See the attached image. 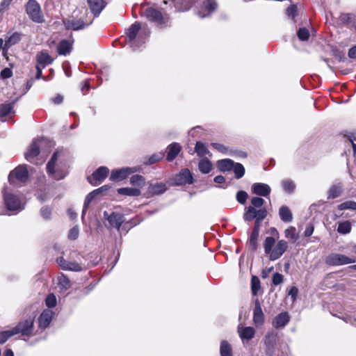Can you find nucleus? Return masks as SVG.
Listing matches in <instances>:
<instances>
[{
    "label": "nucleus",
    "mask_w": 356,
    "mask_h": 356,
    "mask_svg": "<svg viewBox=\"0 0 356 356\" xmlns=\"http://www.w3.org/2000/svg\"><path fill=\"white\" fill-rule=\"evenodd\" d=\"M264 252L268 256L270 261H275L280 258L288 248V243L284 240H280L275 244V239L273 236L265 238L264 243Z\"/></svg>",
    "instance_id": "obj_1"
},
{
    "label": "nucleus",
    "mask_w": 356,
    "mask_h": 356,
    "mask_svg": "<svg viewBox=\"0 0 356 356\" xmlns=\"http://www.w3.org/2000/svg\"><path fill=\"white\" fill-rule=\"evenodd\" d=\"M140 30V24L138 22L133 24L127 33L129 42L134 50L138 49L145 42V38L149 35V31Z\"/></svg>",
    "instance_id": "obj_2"
},
{
    "label": "nucleus",
    "mask_w": 356,
    "mask_h": 356,
    "mask_svg": "<svg viewBox=\"0 0 356 356\" xmlns=\"http://www.w3.org/2000/svg\"><path fill=\"white\" fill-rule=\"evenodd\" d=\"M64 155L63 151H56L52 155L50 161L47 164V172L52 176V177L56 180H60L63 179L66 175L67 172L63 170H60L59 168H56V163L57 160Z\"/></svg>",
    "instance_id": "obj_3"
},
{
    "label": "nucleus",
    "mask_w": 356,
    "mask_h": 356,
    "mask_svg": "<svg viewBox=\"0 0 356 356\" xmlns=\"http://www.w3.org/2000/svg\"><path fill=\"white\" fill-rule=\"evenodd\" d=\"M3 193L5 204L8 210L18 213L24 209L19 197L17 195L8 192L7 188H4Z\"/></svg>",
    "instance_id": "obj_4"
},
{
    "label": "nucleus",
    "mask_w": 356,
    "mask_h": 356,
    "mask_svg": "<svg viewBox=\"0 0 356 356\" xmlns=\"http://www.w3.org/2000/svg\"><path fill=\"white\" fill-rule=\"evenodd\" d=\"M142 15L160 27L164 26L168 21V17L166 15H163L160 10L152 7L145 8Z\"/></svg>",
    "instance_id": "obj_5"
},
{
    "label": "nucleus",
    "mask_w": 356,
    "mask_h": 356,
    "mask_svg": "<svg viewBox=\"0 0 356 356\" xmlns=\"http://www.w3.org/2000/svg\"><path fill=\"white\" fill-rule=\"evenodd\" d=\"M26 13L33 22L40 24L44 22L41 7L35 0H29L26 3Z\"/></svg>",
    "instance_id": "obj_6"
},
{
    "label": "nucleus",
    "mask_w": 356,
    "mask_h": 356,
    "mask_svg": "<svg viewBox=\"0 0 356 356\" xmlns=\"http://www.w3.org/2000/svg\"><path fill=\"white\" fill-rule=\"evenodd\" d=\"M29 178V172L26 165H19L12 170L8 175V181L12 185L25 183Z\"/></svg>",
    "instance_id": "obj_7"
},
{
    "label": "nucleus",
    "mask_w": 356,
    "mask_h": 356,
    "mask_svg": "<svg viewBox=\"0 0 356 356\" xmlns=\"http://www.w3.org/2000/svg\"><path fill=\"white\" fill-rule=\"evenodd\" d=\"M355 262V259L338 253H331L325 259V263L329 266H341Z\"/></svg>",
    "instance_id": "obj_8"
},
{
    "label": "nucleus",
    "mask_w": 356,
    "mask_h": 356,
    "mask_svg": "<svg viewBox=\"0 0 356 356\" xmlns=\"http://www.w3.org/2000/svg\"><path fill=\"white\" fill-rule=\"evenodd\" d=\"M63 22L66 29H72L74 31L83 29L86 26L92 23L91 19L84 20L83 16H81L79 19H64Z\"/></svg>",
    "instance_id": "obj_9"
},
{
    "label": "nucleus",
    "mask_w": 356,
    "mask_h": 356,
    "mask_svg": "<svg viewBox=\"0 0 356 356\" xmlns=\"http://www.w3.org/2000/svg\"><path fill=\"white\" fill-rule=\"evenodd\" d=\"M56 263L59 267L64 270L80 272L83 270L81 262L78 261H67L63 257H58L56 259Z\"/></svg>",
    "instance_id": "obj_10"
},
{
    "label": "nucleus",
    "mask_w": 356,
    "mask_h": 356,
    "mask_svg": "<svg viewBox=\"0 0 356 356\" xmlns=\"http://www.w3.org/2000/svg\"><path fill=\"white\" fill-rule=\"evenodd\" d=\"M13 330L15 334H21L23 336H29L33 330V318H29L19 322Z\"/></svg>",
    "instance_id": "obj_11"
},
{
    "label": "nucleus",
    "mask_w": 356,
    "mask_h": 356,
    "mask_svg": "<svg viewBox=\"0 0 356 356\" xmlns=\"http://www.w3.org/2000/svg\"><path fill=\"white\" fill-rule=\"evenodd\" d=\"M172 181L177 186L191 184L193 183V178L190 170L185 168L174 177Z\"/></svg>",
    "instance_id": "obj_12"
},
{
    "label": "nucleus",
    "mask_w": 356,
    "mask_h": 356,
    "mask_svg": "<svg viewBox=\"0 0 356 356\" xmlns=\"http://www.w3.org/2000/svg\"><path fill=\"white\" fill-rule=\"evenodd\" d=\"M138 168H122L111 172L110 179L115 181H120L126 179L129 175L136 172Z\"/></svg>",
    "instance_id": "obj_13"
},
{
    "label": "nucleus",
    "mask_w": 356,
    "mask_h": 356,
    "mask_svg": "<svg viewBox=\"0 0 356 356\" xmlns=\"http://www.w3.org/2000/svg\"><path fill=\"white\" fill-rule=\"evenodd\" d=\"M108 172V168L102 166L92 173V178L88 177V179L92 185L97 186L100 184L106 178Z\"/></svg>",
    "instance_id": "obj_14"
},
{
    "label": "nucleus",
    "mask_w": 356,
    "mask_h": 356,
    "mask_svg": "<svg viewBox=\"0 0 356 356\" xmlns=\"http://www.w3.org/2000/svg\"><path fill=\"white\" fill-rule=\"evenodd\" d=\"M216 8L217 3L215 0H205L202 3L201 8L198 10L197 15L201 18L208 17Z\"/></svg>",
    "instance_id": "obj_15"
},
{
    "label": "nucleus",
    "mask_w": 356,
    "mask_h": 356,
    "mask_svg": "<svg viewBox=\"0 0 356 356\" xmlns=\"http://www.w3.org/2000/svg\"><path fill=\"white\" fill-rule=\"evenodd\" d=\"M104 214L105 217L107 216L106 218L108 221L110 227L119 230L122 224L124 221V216L121 213L115 212H113L111 215L108 216L106 211H105Z\"/></svg>",
    "instance_id": "obj_16"
},
{
    "label": "nucleus",
    "mask_w": 356,
    "mask_h": 356,
    "mask_svg": "<svg viewBox=\"0 0 356 356\" xmlns=\"http://www.w3.org/2000/svg\"><path fill=\"white\" fill-rule=\"evenodd\" d=\"M253 321L257 327H261V325H263L264 322V314L258 299H256L254 301V308L253 311Z\"/></svg>",
    "instance_id": "obj_17"
},
{
    "label": "nucleus",
    "mask_w": 356,
    "mask_h": 356,
    "mask_svg": "<svg viewBox=\"0 0 356 356\" xmlns=\"http://www.w3.org/2000/svg\"><path fill=\"white\" fill-rule=\"evenodd\" d=\"M54 59L48 54L47 51H42L36 55L37 65L42 68L53 63Z\"/></svg>",
    "instance_id": "obj_18"
},
{
    "label": "nucleus",
    "mask_w": 356,
    "mask_h": 356,
    "mask_svg": "<svg viewBox=\"0 0 356 356\" xmlns=\"http://www.w3.org/2000/svg\"><path fill=\"white\" fill-rule=\"evenodd\" d=\"M252 191L256 195L266 197L270 193L271 189L266 184L254 183L252 186Z\"/></svg>",
    "instance_id": "obj_19"
},
{
    "label": "nucleus",
    "mask_w": 356,
    "mask_h": 356,
    "mask_svg": "<svg viewBox=\"0 0 356 356\" xmlns=\"http://www.w3.org/2000/svg\"><path fill=\"white\" fill-rule=\"evenodd\" d=\"M87 2L95 17L99 16L106 6L104 0H87Z\"/></svg>",
    "instance_id": "obj_20"
},
{
    "label": "nucleus",
    "mask_w": 356,
    "mask_h": 356,
    "mask_svg": "<svg viewBox=\"0 0 356 356\" xmlns=\"http://www.w3.org/2000/svg\"><path fill=\"white\" fill-rule=\"evenodd\" d=\"M170 1L174 4V6L178 11H186L190 9L193 4L192 0H163L165 4Z\"/></svg>",
    "instance_id": "obj_21"
},
{
    "label": "nucleus",
    "mask_w": 356,
    "mask_h": 356,
    "mask_svg": "<svg viewBox=\"0 0 356 356\" xmlns=\"http://www.w3.org/2000/svg\"><path fill=\"white\" fill-rule=\"evenodd\" d=\"M54 314V312L50 309L44 310L38 318L39 326L42 328L48 327L53 318Z\"/></svg>",
    "instance_id": "obj_22"
},
{
    "label": "nucleus",
    "mask_w": 356,
    "mask_h": 356,
    "mask_svg": "<svg viewBox=\"0 0 356 356\" xmlns=\"http://www.w3.org/2000/svg\"><path fill=\"white\" fill-rule=\"evenodd\" d=\"M238 332L243 341H248L254 338L255 334V330L252 327H242L238 325Z\"/></svg>",
    "instance_id": "obj_23"
},
{
    "label": "nucleus",
    "mask_w": 356,
    "mask_h": 356,
    "mask_svg": "<svg viewBox=\"0 0 356 356\" xmlns=\"http://www.w3.org/2000/svg\"><path fill=\"white\" fill-rule=\"evenodd\" d=\"M290 317L287 312L279 314L273 321V325L277 328H283L289 322Z\"/></svg>",
    "instance_id": "obj_24"
},
{
    "label": "nucleus",
    "mask_w": 356,
    "mask_h": 356,
    "mask_svg": "<svg viewBox=\"0 0 356 356\" xmlns=\"http://www.w3.org/2000/svg\"><path fill=\"white\" fill-rule=\"evenodd\" d=\"M167 186L163 182L151 183L148 187V193L151 195L163 194L167 190Z\"/></svg>",
    "instance_id": "obj_25"
},
{
    "label": "nucleus",
    "mask_w": 356,
    "mask_h": 356,
    "mask_svg": "<svg viewBox=\"0 0 356 356\" xmlns=\"http://www.w3.org/2000/svg\"><path fill=\"white\" fill-rule=\"evenodd\" d=\"M73 42L67 40H62L57 46V52L60 56L70 54L72 50Z\"/></svg>",
    "instance_id": "obj_26"
},
{
    "label": "nucleus",
    "mask_w": 356,
    "mask_h": 356,
    "mask_svg": "<svg viewBox=\"0 0 356 356\" xmlns=\"http://www.w3.org/2000/svg\"><path fill=\"white\" fill-rule=\"evenodd\" d=\"M15 104V102H13L10 103L1 104L0 105V119L3 122L6 121V120L4 119L5 117L14 113Z\"/></svg>",
    "instance_id": "obj_27"
},
{
    "label": "nucleus",
    "mask_w": 356,
    "mask_h": 356,
    "mask_svg": "<svg viewBox=\"0 0 356 356\" xmlns=\"http://www.w3.org/2000/svg\"><path fill=\"white\" fill-rule=\"evenodd\" d=\"M40 154V146L37 141H33L28 152L25 154L26 159L29 162H33V159Z\"/></svg>",
    "instance_id": "obj_28"
},
{
    "label": "nucleus",
    "mask_w": 356,
    "mask_h": 356,
    "mask_svg": "<svg viewBox=\"0 0 356 356\" xmlns=\"http://www.w3.org/2000/svg\"><path fill=\"white\" fill-rule=\"evenodd\" d=\"M181 146L179 143H173L168 147L167 160L173 161L181 151Z\"/></svg>",
    "instance_id": "obj_29"
},
{
    "label": "nucleus",
    "mask_w": 356,
    "mask_h": 356,
    "mask_svg": "<svg viewBox=\"0 0 356 356\" xmlns=\"http://www.w3.org/2000/svg\"><path fill=\"white\" fill-rule=\"evenodd\" d=\"M343 191V186L342 184L338 183L332 185L328 191V199H334L339 197Z\"/></svg>",
    "instance_id": "obj_30"
},
{
    "label": "nucleus",
    "mask_w": 356,
    "mask_h": 356,
    "mask_svg": "<svg viewBox=\"0 0 356 356\" xmlns=\"http://www.w3.org/2000/svg\"><path fill=\"white\" fill-rule=\"evenodd\" d=\"M234 162L229 159L219 160L217 162L218 168L222 172L229 171L234 167Z\"/></svg>",
    "instance_id": "obj_31"
},
{
    "label": "nucleus",
    "mask_w": 356,
    "mask_h": 356,
    "mask_svg": "<svg viewBox=\"0 0 356 356\" xmlns=\"http://www.w3.org/2000/svg\"><path fill=\"white\" fill-rule=\"evenodd\" d=\"M120 195L136 197L140 195V191L136 188H120L118 189Z\"/></svg>",
    "instance_id": "obj_32"
},
{
    "label": "nucleus",
    "mask_w": 356,
    "mask_h": 356,
    "mask_svg": "<svg viewBox=\"0 0 356 356\" xmlns=\"http://www.w3.org/2000/svg\"><path fill=\"white\" fill-rule=\"evenodd\" d=\"M58 286L62 291H66L71 286V282L69 278L64 274L58 276Z\"/></svg>",
    "instance_id": "obj_33"
},
{
    "label": "nucleus",
    "mask_w": 356,
    "mask_h": 356,
    "mask_svg": "<svg viewBox=\"0 0 356 356\" xmlns=\"http://www.w3.org/2000/svg\"><path fill=\"white\" fill-rule=\"evenodd\" d=\"M279 214L281 220L286 222H289L292 220V213L286 206H282L280 207Z\"/></svg>",
    "instance_id": "obj_34"
},
{
    "label": "nucleus",
    "mask_w": 356,
    "mask_h": 356,
    "mask_svg": "<svg viewBox=\"0 0 356 356\" xmlns=\"http://www.w3.org/2000/svg\"><path fill=\"white\" fill-rule=\"evenodd\" d=\"M259 235V234L252 232V233L248 238V245L249 249L252 252L256 251L258 248L257 241H258Z\"/></svg>",
    "instance_id": "obj_35"
},
{
    "label": "nucleus",
    "mask_w": 356,
    "mask_h": 356,
    "mask_svg": "<svg viewBox=\"0 0 356 356\" xmlns=\"http://www.w3.org/2000/svg\"><path fill=\"white\" fill-rule=\"evenodd\" d=\"M352 229V224L348 220H345L339 222V225L337 227L338 233L341 234H349Z\"/></svg>",
    "instance_id": "obj_36"
},
{
    "label": "nucleus",
    "mask_w": 356,
    "mask_h": 356,
    "mask_svg": "<svg viewBox=\"0 0 356 356\" xmlns=\"http://www.w3.org/2000/svg\"><path fill=\"white\" fill-rule=\"evenodd\" d=\"M99 190L100 189L94 190L93 191H92L91 193L88 194V195L86 196L85 201H84V204H83V211H82V218H83V216L88 209V207L90 204V203L91 202V201L92 200V199L97 195L99 194Z\"/></svg>",
    "instance_id": "obj_37"
},
{
    "label": "nucleus",
    "mask_w": 356,
    "mask_h": 356,
    "mask_svg": "<svg viewBox=\"0 0 356 356\" xmlns=\"http://www.w3.org/2000/svg\"><path fill=\"white\" fill-rule=\"evenodd\" d=\"M220 356H233L231 345L227 341H222L220 347Z\"/></svg>",
    "instance_id": "obj_38"
},
{
    "label": "nucleus",
    "mask_w": 356,
    "mask_h": 356,
    "mask_svg": "<svg viewBox=\"0 0 356 356\" xmlns=\"http://www.w3.org/2000/svg\"><path fill=\"white\" fill-rule=\"evenodd\" d=\"M21 40V34L19 33H13L10 36H9L5 42L6 48L9 49L14 44L18 43Z\"/></svg>",
    "instance_id": "obj_39"
},
{
    "label": "nucleus",
    "mask_w": 356,
    "mask_h": 356,
    "mask_svg": "<svg viewBox=\"0 0 356 356\" xmlns=\"http://www.w3.org/2000/svg\"><path fill=\"white\" fill-rule=\"evenodd\" d=\"M200 171L203 174H207L211 172L212 169V164L208 159H202L198 164Z\"/></svg>",
    "instance_id": "obj_40"
},
{
    "label": "nucleus",
    "mask_w": 356,
    "mask_h": 356,
    "mask_svg": "<svg viewBox=\"0 0 356 356\" xmlns=\"http://www.w3.org/2000/svg\"><path fill=\"white\" fill-rule=\"evenodd\" d=\"M195 151L200 157H204L209 154V151L206 145L200 141L196 143Z\"/></svg>",
    "instance_id": "obj_41"
},
{
    "label": "nucleus",
    "mask_w": 356,
    "mask_h": 356,
    "mask_svg": "<svg viewBox=\"0 0 356 356\" xmlns=\"http://www.w3.org/2000/svg\"><path fill=\"white\" fill-rule=\"evenodd\" d=\"M283 190L287 193H291L296 188V184L291 179H284L281 182Z\"/></svg>",
    "instance_id": "obj_42"
},
{
    "label": "nucleus",
    "mask_w": 356,
    "mask_h": 356,
    "mask_svg": "<svg viewBox=\"0 0 356 356\" xmlns=\"http://www.w3.org/2000/svg\"><path fill=\"white\" fill-rule=\"evenodd\" d=\"M286 238L291 239L293 242L298 239V234L296 233V229L294 227H289L284 231Z\"/></svg>",
    "instance_id": "obj_43"
},
{
    "label": "nucleus",
    "mask_w": 356,
    "mask_h": 356,
    "mask_svg": "<svg viewBox=\"0 0 356 356\" xmlns=\"http://www.w3.org/2000/svg\"><path fill=\"white\" fill-rule=\"evenodd\" d=\"M232 169L236 179H238L243 177L245 174V168L242 164L239 163H234Z\"/></svg>",
    "instance_id": "obj_44"
},
{
    "label": "nucleus",
    "mask_w": 356,
    "mask_h": 356,
    "mask_svg": "<svg viewBox=\"0 0 356 356\" xmlns=\"http://www.w3.org/2000/svg\"><path fill=\"white\" fill-rule=\"evenodd\" d=\"M255 209L251 206L247 207L243 215V219L245 221H251L253 219H255Z\"/></svg>",
    "instance_id": "obj_45"
},
{
    "label": "nucleus",
    "mask_w": 356,
    "mask_h": 356,
    "mask_svg": "<svg viewBox=\"0 0 356 356\" xmlns=\"http://www.w3.org/2000/svg\"><path fill=\"white\" fill-rule=\"evenodd\" d=\"M338 209L341 211L346 209L356 211V202L351 200L344 202L338 206Z\"/></svg>",
    "instance_id": "obj_46"
},
{
    "label": "nucleus",
    "mask_w": 356,
    "mask_h": 356,
    "mask_svg": "<svg viewBox=\"0 0 356 356\" xmlns=\"http://www.w3.org/2000/svg\"><path fill=\"white\" fill-rule=\"evenodd\" d=\"M251 289L252 293L254 296H256L260 289V280L256 276H252L251 280Z\"/></svg>",
    "instance_id": "obj_47"
},
{
    "label": "nucleus",
    "mask_w": 356,
    "mask_h": 356,
    "mask_svg": "<svg viewBox=\"0 0 356 356\" xmlns=\"http://www.w3.org/2000/svg\"><path fill=\"white\" fill-rule=\"evenodd\" d=\"M15 333H14L13 328L10 330H6L0 332V343L3 344L10 337L15 335Z\"/></svg>",
    "instance_id": "obj_48"
},
{
    "label": "nucleus",
    "mask_w": 356,
    "mask_h": 356,
    "mask_svg": "<svg viewBox=\"0 0 356 356\" xmlns=\"http://www.w3.org/2000/svg\"><path fill=\"white\" fill-rule=\"evenodd\" d=\"M130 181L132 184L140 186L144 184L145 179L141 175H135L131 177Z\"/></svg>",
    "instance_id": "obj_49"
},
{
    "label": "nucleus",
    "mask_w": 356,
    "mask_h": 356,
    "mask_svg": "<svg viewBox=\"0 0 356 356\" xmlns=\"http://www.w3.org/2000/svg\"><path fill=\"white\" fill-rule=\"evenodd\" d=\"M298 38L302 40H307L309 37V32L306 28H300L297 33Z\"/></svg>",
    "instance_id": "obj_50"
},
{
    "label": "nucleus",
    "mask_w": 356,
    "mask_h": 356,
    "mask_svg": "<svg viewBox=\"0 0 356 356\" xmlns=\"http://www.w3.org/2000/svg\"><path fill=\"white\" fill-rule=\"evenodd\" d=\"M255 220L262 221L267 216V211L265 208H261L258 210L255 209Z\"/></svg>",
    "instance_id": "obj_51"
},
{
    "label": "nucleus",
    "mask_w": 356,
    "mask_h": 356,
    "mask_svg": "<svg viewBox=\"0 0 356 356\" xmlns=\"http://www.w3.org/2000/svg\"><path fill=\"white\" fill-rule=\"evenodd\" d=\"M56 298L53 293L49 294L45 300L46 305L51 308L56 305Z\"/></svg>",
    "instance_id": "obj_52"
},
{
    "label": "nucleus",
    "mask_w": 356,
    "mask_h": 356,
    "mask_svg": "<svg viewBox=\"0 0 356 356\" xmlns=\"http://www.w3.org/2000/svg\"><path fill=\"white\" fill-rule=\"evenodd\" d=\"M264 200L262 199L261 197H254L251 200V207H253L254 209L261 208L264 205Z\"/></svg>",
    "instance_id": "obj_53"
},
{
    "label": "nucleus",
    "mask_w": 356,
    "mask_h": 356,
    "mask_svg": "<svg viewBox=\"0 0 356 356\" xmlns=\"http://www.w3.org/2000/svg\"><path fill=\"white\" fill-rule=\"evenodd\" d=\"M163 156H164V154L161 152L158 153V154H154L149 158L148 161L146 162L145 163L146 164H153L154 163H156V162L161 161L163 158Z\"/></svg>",
    "instance_id": "obj_54"
},
{
    "label": "nucleus",
    "mask_w": 356,
    "mask_h": 356,
    "mask_svg": "<svg viewBox=\"0 0 356 356\" xmlns=\"http://www.w3.org/2000/svg\"><path fill=\"white\" fill-rule=\"evenodd\" d=\"M248 196V193L245 191H239L236 193V200L240 204H244L246 202Z\"/></svg>",
    "instance_id": "obj_55"
},
{
    "label": "nucleus",
    "mask_w": 356,
    "mask_h": 356,
    "mask_svg": "<svg viewBox=\"0 0 356 356\" xmlns=\"http://www.w3.org/2000/svg\"><path fill=\"white\" fill-rule=\"evenodd\" d=\"M40 215L44 219L49 220L51 218V209L47 206L42 207L40 209Z\"/></svg>",
    "instance_id": "obj_56"
},
{
    "label": "nucleus",
    "mask_w": 356,
    "mask_h": 356,
    "mask_svg": "<svg viewBox=\"0 0 356 356\" xmlns=\"http://www.w3.org/2000/svg\"><path fill=\"white\" fill-rule=\"evenodd\" d=\"M286 15L289 17L291 18L292 19H295V17L297 15V7L295 5L290 6L286 9Z\"/></svg>",
    "instance_id": "obj_57"
},
{
    "label": "nucleus",
    "mask_w": 356,
    "mask_h": 356,
    "mask_svg": "<svg viewBox=\"0 0 356 356\" xmlns=\"http://www.w3.org/2000/svg\"><path fill=\"white\" fill-rule=\"evenodd\" d=\"M283 280H284L283 275L279 273H275L273 275L272 281H273V284L274 285L280 284L283 282Z\"/></svg>",
    "instance_id": "obj_58"
},
{
    "label": "nucleus",
    "mask_w": 356,
    "mask_h": 356,
    "mask_svg": "<svg viewBox=\"0 0 356 356\" xmlns=\"http://www.w3.org/2000/svg\"><path fill=\"white\" fill-rule=\"evenodd\" d=\"M298 293V289L297 287L292 286L290 289V290L288 293V296L291 297L292 303H293L296 301Z\"/></svg>",
    "instance_id": "obj_59"
},
{
    "label": "nucleus",
    "mask_w": 356,
    "mask_h": 356,
    "mask_svg": "<svg viewBox=\"0 0 356 356\" xmlns=\"http://www.w3.org/2000/svg\"><path fill=\"white\" fill-rule=\"evenodd\" d=\"M79 236V229L78 227H72L70 232H69V234H68V238L70 239V240H75L78 238Z\"/></svg>",
    "instance_id": "obj_60"
},
{
    "label": "nucleus",
    "mask_w": 356,
    "mask_h": 356,
    "mask_svg": "<svg viewBox=\"0 0 356 356\" xmlns=\"http://www.w3.org/2000/svg\"><path fill=\"white\" fill-rule=\"evenodd\" d=\"M13 76V71L10 68L6 67L4 68L1 72V77L2 79H8Z\"/></svg>",
    "instance_id": "obj_61"
},
{
    "label": "nucleus",
    "mask_w": 356,
    "mask_h": 356,
    "mask_svg": "<svg viewBox=\"0 0 356 356\" xmlns=\"http://www.w3.org/2000/svg\"><path fill=\"white\" fill-rule=\"evenodd\" d=\"M275 339V336L273 333H268L266 336V344L267 346L273 345Z\"/></svg>",
    "instance_id": "obj_62"
},
{
    "label": "nucleus",
    "mask_w": 356,
    "mask_h": 356,
    "mask_svg": "<svg viewBox=\"0 0 356 356\" xmlns=\"http://www.w3.org/2000/svg\"><path fill=\"white\" fill-rule=\"evenodd\" d=\"M211 145H212V147L213 148H215L216 150H218L220 152H222V153H226L227 152V149L226 148V147H225L222 144L217 143H213L211 144Z\"/></svg>",
    "instance_id": "obj_63"
},
{
    "label": "nucleus",
    "mask_w": 356,
    "mask_h": 356,
    "mask_svg": "<svg viewBox=\"0 0 356 356\" xmlns=\"http://www.w3.org/2000/svg\"><path fill=\"white\" fill-rule=\"evenodd\" d=\"M314 232V226L312 224H308L305 228L304 235L306 237L310 236Z\"/></svg>",
    "instance_id": "obj_64"
}]
</instances>
